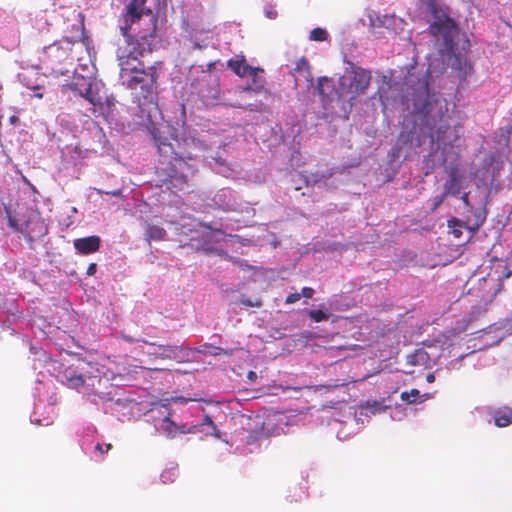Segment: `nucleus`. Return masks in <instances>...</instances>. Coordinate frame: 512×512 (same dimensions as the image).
I'll return each instance as SVG.
<instances>
[{
  "mask_svg": "<svg viewBox=\"0 0 512 512\" xmlns=\"http://www.w3.org/2000/svg\"><path fill=\"white\" fill-rule=\"evenodd\" d=\"M111 449H112V444H110V443L106 444L105 450L103 449V446L100 443H97L95 446V450L100 452L101 454L107 453Z\"/></svg>",
  "mask_w": 512,
  "mask_h": 512,
  "instance_id": "58836bf2",
  "label": "nucleus"
},
{
  "mask_svg": "<svg viewBox=\"0 0 512 512\" xmlns=\"http://www.w3.org/2000/svg\"><path fill=\"white\" fill-rule=\"evenodd\" d=\"M301 298V294L300 293H291L289 294L286 299H285V303L286 304H293V303H296L297 301H299Z\"/></svg>",
  "mask_w": 512,
  "mask_h": 512,
  "instance_id": "c9c22d12",
  "label": "nucleus"
},
{
  "mask_svg": "<svg viewBox=\"0 0 512 512\" xmlns=\"http://www.w3.org/2000/svg\"><path fill=\"white\" fill-rule=\"evenodd\" d=\"M143 342H144V343H146V344H151V345H153L152 343H149L147 340H143Z\"/></svg>",
  "mask_w": 512,
  "mask_h": 512,
  "instance_id": "09e8293b",
  "label": "nucleus"
},
{
  "mask_svg": "<svg viewBox=\"0 0 512 512\" xmlns=\"http://www.w3.org/2000/svg\"><path fill=\"white\" fill-rule=\"evenodd\" d=\"M429 10L432 16V23L428 28L429 33L437 43L442 42L445 49L451 52L459 34V27L451 16L450 8L444 4L431 2Z\"/></svg>",
  "mask_w": 512,
  "mask_h": 512,
  "instance_id": "39448f33",
  "label": "nucleus"
},
{
  "mask_svg": "<svg viewBox=\"0 0 512 512\" xmlns=\"http://www.w3.org/2000/svg\"><path fill=\"white\" fill-rule=\"evenodd\" d=\"M239 303L245 307H256L259 308L262 306V301L260 299H256L255 301H252L251 299L242 296L239 299Z\"/></svg>",
  "mask_w": 512,
  "mask_h": 512,
  "instance_id": "2f4dec72",
  "label": "nucleus"
},
{
  "mask_svg": "<svg viewBox=\"0 0 512 512\" xmlns=\"http://www.w3.org/2000/svg\"><path fill=\"white\" fill-rule=\"evenodd\" d=\"M208 426L211 431H208L207 434L213 435L216 437H219V431L214 424L212 418L209 415H204L202 422L200 424L193 425L189 427L188 429H182L181 433H198V432H204V427Z\"/></svg>",
  "mask_w": 512,
  "mask_h": 512,
  "instance_id": "ddd939ff",
  "label": "nucleus"
},
{
  "mask_svg": "<svg viewBox=\"0 0 512 512\" xmlns=\"http://www.w3.org/2000/svg\"><path fill=\"white\" fill-rule=\"evenodd\" d=\"M294 73H295L294 76H295L296 80H297L298 76H301L310 85L313 84V75L311 72V66H310L309 61L305 57L300 58L296 62V65L294 68Z\"/></svg>",
  "mask_w": 512,
  "mask_h": 512,
  "instance_id": "4468645a",
  "label": "nucleus"
},
{
  "mask_svg": "<svg viewBox=\"0 0 512 512\" xmlns=\"http://www.w3.org/2000/svg\"><path fill=\"white\" fill-rule=\"evenodd\" d=\"M301 297H305V298H312L313 295H314V289H312L311 287H304L302 288L301 290Z\"/></svg>",
  "mask_w": 512,
  "mask_h": 512,
  "instance_id": "e433bc0d",
  "label": "nucleus"
},
{
  "mask_svg": "<svg viewBox=\"0 0 512 512\" xmlns=\"http://www.w3.org/2000/svg\"><path fill=\"white\" fill-rule=\"evenodd\" d=\"M427 358V353L422 349L415 350L414 353L407 356V363L411 366H417L423 363Z\"/></svg>",
  "mask_w": 512,
  "mask_h": 512,
  "instance_id": "5701e85b",
  "label": "nucleus"
},
{
  "mask_svg": "<svg viewBox=\"0 0 512 512\" xmlns=\"http://www.w3.org/2000/svg\"><path fill=\"white\" fill-rule=\"evenodd\" d=\"M97 265L96 263H90L87 267L86 274L88 276H93L96 273Z\"/></svg>",
  "mask_w": 512,
  "mask_h": 512,
  "instance_id": "a19ab883",
  "label": "nucleus"
},
{
  "mask_svg": "<svg viewBox=\"0 0 512 512\" xmlns=\"http://www.w3.org/2000/svg\"><path fill=\"white\" fill-rule=\"evenodd\" d=\"M147 0H126L124 11L119 18V29L125 38L130 40L153 42L156 38L158 18L152 10L146 7Z\"/></svg>",
  "mask_w": 512,
  "mask_h": 512,
  "instance_id": "7ed1b4c3",
  "label": "nucleus"
},
{
  "mask_svg": "<svg viewBox=\"0 0 512 512\" xmlns=\"http://www.w3.org/2000/svg\"><path fill=\"white\" fill-rule=\"evenodd\" d=\"M456 130H452L450 126H440L436 132V139L439 144L447 145L458 140Z\"/></svg>",
  "mask_w": 512,
  "mask_h": 512,
  "instance_id": "dca6fc26",
  "label": "nucleus"
},
{
  "mask_svg": "<svg viewBox=\"0 0 512 512\" xmlns=\"http://www.w3.org/2000/svg\"><path fill=\"white\" fill-rule=\"evenodd\" d=\"M159 348L162 350L159 355L161 358H168V359H172L176 356V351L178 349L177 346H171V345H166V346H159Z\"/></svg>",
  "mask_w": 512,
  "mask_h": 512,
  "instance_id": "bb28decb",
  "label": "nucleus"
},
{
  "mask_svg": "<svg viewBox=\"0 0 512 512\" xmlns=\"http://www.w3.org/2000/svg\"><path fill=\"white\" fill-rule=\"evenodd\" d=\"M35 96H36L37 98H42V97H43V95H42L41 93H36V94H35Z\"/></svg>",
  "mask_w": 512,
  "mask_h": 512,
  "instance_id": "49530a36",
  "label": "nucleus"
},
{
  "mask_svg": "<svg viewBox=\"0 0 512 512\" xmlns=\"http://www.w3.org/2000/svg\"><path fill=\"white\" fill-rule=\"evenodd\" d=\"M6 213H7V217H8V224L9 226L14 229L15 231H18V232H23V228H24V225H18L17 223V220L16 218H14L10 211L6 210Z\"/></svg>",
  "mask_w": 512,
  "mask_h": 512,
  "instance_id": "473e14b6",
  "label": "nucleus"
},
{
  "mask_svg": "<svg viewBox=\"0 0 512 512\" xmlns=\"http://www.w3.org/2000/svg\"><path fill=\"white\" fill-rule=\"evenodd\" d=\"M426 380H427L428 382H430V383H431V382H433V381H434V375H433V374H431V373H430V374H428V375H427V377H426Z\"/></svg>",
  "mask_w": 512,
  "mask_h": 512,
  "instance_id": "a18cd8bd",
  "label": "nucleus"
},
{
  "mask_svg": "<svg viewBox=\"0 0 512 512\" xmlns=\"http://www.w3.org/2000/svg\"><path fill=\"white\" fill-rule=\"evenodd\" d=\"M334 174V169L333 168H328L326 171L324 172H316L312 175L313 177V182L314 183H317L323 179H329L333 176Z\"/></svg>",
  "mask_w": 512,
  "mask_h": 512,
  "instance_id": "7c9ffc66",
  "label": "nucleus"
},
{
  "mask_svg": "<svg viewBox=\"0 0 512 512\" xmlns=\"http://www.w3.org/2000/svg\"><path fill=\"white\" fill-rule=\"evenodd\" d=\"M461 200H462L463 204H464L467 208H469V209H471V208H472V205H471L470 200H469V192H465V193H463V195L461 196Z\"/></svg>",
  "mask_w": 512,
  "mask_h": 512,
  "instance_id": "ea45409f",
  "label": "nucleus"
},
{
  "mask_svg": "<svg viewBox=\"0 0 512 512\" xmlns=\"http://www.w3.org/2000/svg\"><path fill=\"white\" fill-rule=\"evenodd\" d=\"M308 315L315 322L326 321L329 318V314L322 310H310Z\"/></svg>",
  "mask_w": 512,
  "mask_h": 512,
  "instance_id": "c85d7f7f",
  "label": "nucleus"
},
{
  "mask_svg": "<svg viewBox=\"0 0 512 512\" xmlns=\"http://www.w3.org/2000/svg\"><path fill=\"white\" fill-rule=\"evenodd\" d=\"M101 238L97 235L77 238L73 241L76 251L82 255H89L99 250Z\"/></svg>",
  "mask_w": 512,
  "mask_h": 512,
  "instance_id": "9d476101",
  "label": "nucleus"
},
{
  "mask_svg": "<svg viewBox=\"0 0 512 512\" xmlns=\"http://www.w3.org/2000/svg\"><path fill=\"white\" fill-rule=\"evenodd\" d=\"M448 179H464V175L460 172L458 164H449L445 167Z\"/></svg>",
  "mask_w": 512,
  "mask_h": 512,
  "instance_id": "393cba45",
  "label": "nucleus"
},
{
  "mask_svg": "<svg viewBox=\"0 0 512 512\" xmlns=\"http://www.w3.org/2000/svg\"><path fill=\"white\" fill-rule=\"evenodd\" d=\"M446 197H447V195L444 192L442 194H440V195L435 196L433 198V203H432L431 210L432 211L437 210L441 206V204L444 202Z\"/></svg>",
  "mask_w": 512,
  "mask_h": 512,
  "instance_id": "72a5a7b5",
  "label": "nucleus"
},
{
  "mask_svg": "<svg viewBox=\"0 0 512 512\" xmlns=\"http://www.w3.org/2000/svg\"><path fill=\"white\" fill-rule=\"evenodd\" d=\"M371 78L370 70L352 64L350 71L339 80V96L342 98L348 96L350 101L355 100L357 97L366 93Z\"/></svg>",
  "mask_w": 512,
  "mask_h": 512,
  "instance_id": "423d86ee",
  "label": "nucleus"
},
{
  "mask_svg": "<svg viewBox=\"0 0 512 512\" xmlns=\"http://www.w3.org/2000/svg\"><path fill=\"white\" fill-rule=\"evenodd\" d=\"M491 300H480L479 303L471 307L469 312V321L478 320L482 315H484L488 309V305Z\"/></svg>",
  "mask_w": 512,
  "mask_h": 512,
  "instance_id": "6ab92c4d",
  "label": "nucleus"
},
{
  "mask_svg": "<svg viewBox=\"0 0 512 512\" xmlns=\"http://www.w3.org/2000/svg\"><path fill=\"white\" fill-rule=\"evenodd\" d=\"M253 69L256 71L254 76H250L252 79L251 84H249L247 87L244 88V90H253L255 92H259L264 88L265 80L260 74L264 73V70L262 68L253 67Z\"/></svg>",
  "mask_w": 512,
  "mask_h": 512,
  "instance_id": "a211bd4d",
  "label": "nucleus"
},
{
  "mask_svg": "<svg viewBox=\"0 0 512 512\" xmlns=\"http://www.w3.org/2000/svg\"><path fill=\"white\" fill-rule=\"evenodd\" d=\"M431 78L430 67L421 74L409 70L404 78L405 87L403 101L408 107L412 106L413 112L428 114L430 111L429 80Z\"/></svg>",
  "mask_w": 512,
  "mask_h": 512,
  "instance_id": "20e7f679",
  "label": "nucleus"
},
{
  "mask_svg": "<svg viewBox=\"0 0 512 512\" xmlns=\"http://www.w3.org/2000/svg\"><path fill=\"white\" fill-rule=\"evenodd\" d=\"M448 227L452 229V234L455 238H459L462 235L461 222L457 218L448 220Z\"/></svg>",
  "mask_w": 512,
  "mask_h": 512,
  "instance_id": "c756f323",
  "label": "nucleus"
},
{
  "mask_svg": "<svg viewBox=\"0 0 512 512\" xmlns=\"http://www.w3.org/2000/svg\"><path fill=\"white\" fill-rule=\"evenodd\" d=\"M154 140L160 162L167 165L164 170L169 184L178 190L183 189L188 182V174L193 175L197 171V162L207 147L195 138L169 142L166 138L154 136Z\"/></svg>",
  "mask_w": 512,
  "mask_h": 512,
  "instance_id": "f03ea898",
  "label": "nucleus"
},
{
  "mask_svg": "<svg viewBox=\"0 0 512 512\" xmlns=\"http://www.w3.org/2000/svg\"><path fill=\"white\" fill-rule=\"evenodd\" d=\"M264 14L268 19H271V20L275 19L278 15L276 9L271 5H267L265 7Z\"/></svg>",
  "mask_w": 512,
  "mask_h": 512,
  "instance_id": "f704fd0d",
  "label": "nucleus"
},
{
  "mask_svg": "<svg viewBox=\"0 0 512 512\" xmlns=\"http://www.w3.org/2000/svg\"><path fill=\"white\" fill-rule=\"evenodd\" d=\"M166 230L161 226L157 225H148L146 230V235L148 240L160 241L163 240L166 236Z\"/></svg>",
  "mask_w": 512,
  "mask_h": 512,
  "instance_id": "412c9836",
  "label": "nucleus"
},
{
  "mask_svg": "<svg viewBox=\"0 0 512 512\" xmlns=\"http://www.w3.org/2000/svg\"><path fill=\"white\" fill-rule=\"evenodd\" d=\"M420 396V391L418 389H412L409 392L404 391L400 395L401 399L409 404L415 403Z\"/></svg>",
  "mask_w": 512,
  "mask_h": 512,
  "instance_id": "b1692460",
  "label": "nucleus"
},
{
  "mask_svg": "<svg viewBox=\"0 0 512 512\" xmlns=\"http://www.w3.org/2000/svg\"><path fill=\"white\" fill-rule=\"evenodd\" d=\"M205 228L212 229L210 225H203Z\"/></svg>",
  "mask_w": 512,
  "mask_h": 512,
  "instance_id": "de8ad7c7",
  "label": "nucleus"
},
{
  "mask_svg": "<svg viewBox=\"0 0 512 512\" xmlns=\"http://www.w3.org/2000/svg\"><path fill=\"white\" fill-rule=\"evenodd\" d=\"M233 351H234L233 349L227 350V349H223V348L218 347V348H216L215 352H213V355H215V356L216 355L230 356V355L233 354Z\"/></svg>",
  "mask_w": 512,
  "mask_h": 512,
  "instance_id": "4c0bfd02",
  "label": "nucleus"
},
{
  "mask_svg": "<svg viewBox=\"0 0 512 512\" xmlns=\"http://www.w3.org/2000/svg\"><path fill=\"white\" fill-rule=\"evenodd\" d=\"M44 53L47 59L51 60L52 57L58 56V54H65V51L59 45L53 44L47 47Z\"/></svg>",
  "mask_w": 512,
  "mask_h": 512,
  "instance_id": "cd10ccee",
  "label": "nucleus"
},
{
  "mask_svg": "<svg viewBox=\"0 0 512 512\" xmlns=\"http://www.w3.org/2000/svg\"><path fill=\"white\" fill-rule=\"evenodd\" d=\"M247 378H248L250 381H252V382L256 381V379H257V374H256V372H254V371H249V372L247 373Z\"/></svg>",
  "mask_w": 512,
  "mask_h": 512,
  "instance_id": "79ce46f5",
  "label": "nucleus"
},
{
  "mask_svg": "<svg viewBox=\"0 0 512 512\" xmlns=\"http://www.w3.org/2000/svg\"><path fill=\"white\" fill-rule=\"evenodd\" d=\"M106 194L117 197V196H119L121 194V190L117 189V190H114V191H111V192H106Z\"/></svg>",
  "mask_w": 512,
  "mask_h": 512,
  "instance_id": "37998d69",
  "label": "nucleus"
},
{
  "mask_svg": "<svg viewBox=\"0 0 512 512\" xmlns=\"http://www.w3.org/2000/svg\"><path fill=\"white\" fill-rule=\"evenodd\" d=\"M70 88L93 106H100L102 104V97L99 95L98 91L93 89V83L89 78L75 76L73 82L70 84Z\"/></svg>",
  "mask_w": 512,
  "mask_h": 512,
  "instance_id": "0eeeda50",
  "label": "nucleus"
},
{
  "mask_svg": "<svg viewBox=\"0 0 512 512\" xmlns=\"http://www.w3.org/2000/svg\"><path fill=\"white\" fill-rule=\"evenodd\" d=\"M494 424L497 427H507L512 424V408L504 406L492 413Z\"/></svg>",
  "mask_w": 512,
  "mask_h": 512,
  "instance_id": "2eb2a0df",
  "label": "nucleus"
},
{
  "mask_svg": "<svg viewBox=\"0 0 512 512\" xmlns=\"http://www.w3.org/2000/svg\"><path fill=\"white\" fill-rule=\"evenodd\" d=\"M231 260H233V263L239 264L241 267L244 265L242 260L239 259H233L232 257H229Z\"/></svg>",
  "mask_w": 512,
  "mask_h": 512,
  "instance_id": "c03bdc74",
  "label": "nucleus"
},
{
  "mask_svg": "<svg viewBox=\"0 0 512 512\" xmlns=\"http://www.w3.org/2000/svg\"><path fill=\"white\" fill-rule=\"evenodd\" d=\"M227 65L239 77L254 76L256 73L253 67L246 63L244 57L240 59H230Z\"/></svg>",
  "mask_w": 512,
  "mask_h": 512,
  "instance_id": "f8f14e48",
  "label": "nucleus"
},
{
  "mask_svg": "<svg viewBox=\"0 0 512 512\" xmlns=\"http://www.w3.org/2000/svg\"><path fill=\"white\" fill-rule=\"evenodd\" d=\"M333 89V81L332 79L323 76L319 77L317 80L316 91L319 96H321L322 101H325V97L328 96L329 92Z\"/></svg>",
  "mask_w": 512,
  "mask_h": 512,
  "instance_id": "f3484780",
  "label": "nucleus"
},
{
  "mask_svg": "<svg viewBox=\"0 0 512 512\" xmlns=\"http://www.w3.org/2000/svg\"><path fill=\"white\" fill-rule=\"evenodd\" d=\"M328 38V33L325 29L322 28H314L310 32V40L313 41H325Z\"/></svg>",
  "mask_w": 512,
  "mask_h": 512,
  "instance_id": "a878e982",
  "label": "nucleus"
},
{
  "mask_svg": "<svg viewBox=\"0 0 512 512\" xmlns=\"http://www.w3.org/2000/svg\"><path fill=\"white\" fill-rule=\"evenodd\" d=\"M146 36L141 40H130V42L119 46L117 49V60L120 67V75L127 78L123 84L132 91L139 90V96L144 101L152 102L157 93V81L159 78L158 70L161 63H155L145 68L140 60L145 54L152 52V43L146 42Z\"/></svg>",
  "mask_w": 512,
  "mask_h": 512,
  "instance_id": "f257e3e1",
  "label": "nucleus"
},
{
  "mask_svg": "<svg viewBox=\"0 0 512 512\" xmlns=\"http://www.w3.org/2000/svg\"><path fill=\"white\" fill-rule=\"evenodd\" d=\"M464 179H447L443 185V192L448 196H457L462 189Z\"/></svg>",
  "mask_w": 512,
  "mask_h": 512,
  "instance_id": "aec40b11",
  "label": "nucleus"
},
{
  "mask_svg": "<svg viewBox=\"0 0 512 512\" xmlns=\"http://www.w3.org/2000/svg\"><path fill=\"white\" fill-rule=\"evenodd\" d=\"M84 370V367L67 368L64 372L66 386L72 389L83 387L86 379L90 378L83 372Z\"/></svg>",
  "mask_w": 512,
  "mask_h": 512,
  "instance_id": "9b49d317",
  "label": "nucleus"
},
{
  "mask_svg": "<svg viewBox=\"0 0 512 512\" xmlns=\"http://www.w3.org/2000/svg\"><path fill=\"white\" fill-rule=\"evenodd\" d=\"M453 48H455V46ZM439 53L443 58V61H445L447 58L448 65H450L452 69L459 72L460 78H466L469 74L472 73V65L466 59H462L459 53L456 54L455 49L449 52L445 49V46H443L439 49Z\"/></svg>",
  "mask_w": 512,
  "mask_h": 512,
  "instance_id": "6e6552de",
  "label": "nucleus"
},
{
  "mask_svg": "<svg viewBox=\"0 0 512 512\" xmlns=\"http://www.w3.org/2000/svg\"><path fill=\"white\" fill-rule=\"evenodd\" d=\"M47 232L48 228L41 217L37 214H32L24 224L22 234L28 242L33 243L36 239L46 235Z\"/></svg>",
  "mask_w": 512,
  "mask_h": 512,
  "instance_id": "1a4fd4ad",
  "label": "nucleus"
},
{
  "mask_svg": "<svg viewBox=\"0 0 512 512\" xmlns=\"http://www.w3.org/2000/svg\"><path fill=\"white\" fill-rule=\"evenodd\" d=\"M162 429L166 433L167 436L175 437V435L178 432L181 433V430L185 429V428H184V426L183 427H178L173 421L170 420V418L166 417L163 420Z\"/></svg>",
  "mask_w": 512,
  "mask_h": 512,
  "instance_id": "4be33fe9",
  "label": "nucleus"
}]
</instances>
